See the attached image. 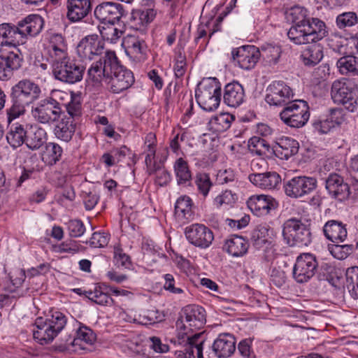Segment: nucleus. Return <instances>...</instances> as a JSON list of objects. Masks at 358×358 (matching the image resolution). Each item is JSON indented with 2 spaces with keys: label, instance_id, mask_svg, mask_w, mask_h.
Listing matches in <instances>:
<instances>
[{
  "label": "nucleus",
  "instance_id": "obj_9",
  "mask_svg": "<svg viewBox=\"0 0 358 358\" xmlns=\"http://www.w3.org/2000/svg\"><path fill=\"white\" fill-rule=\"evenodd\" d=\"M115 52L107 50L99 59L94 60L87 70V78L94 85L101 84L103 81L107 83L111 75V69L115 65Z\"/></svg>",
  "mask_w": 358,
  "mask_h": 358
},
{
  "label": "nucleus",
  "instance_id": "obj_14",
  "mask_svg": "<svg viewBox=\"0 0 358 358\" xmlns=\"http://www.w3.org/2000/svg\"><path fill=\"white\" fill-rule=\"evenodd\" d=\"M62 110L57 108L45 98L34 105H32L31 114L34 120L42 124L51 125L59 120Z\"/></svg>",
  "mask_w": 358,
  "mask_h": 358
},
{
  "label": "nucleus",
  "instance_id": "obj_23",
  "mask_svg": "<svg viewBox=\"0 0 358 358\" xmlns=\"http://www.w3.org/2000/svg\"><path fill=\"white\" fill-rule=\"evenodd\" d=\"M182 318H183L185 324H186L189 331L199 330L206 323V311L200 306L189 305L184 308L182 315L180 319Z\"/></svg>",
  "mask_w": 358,
  "mask_h": 358
},
{
  "label": "nucleus",
  "instance_id": "obj_34",
  "mask_svg": "<svg viewBox=\"0 0 358 358\" xmlns=\"http://www.w3.org/2000/svg\"><path fill=\"white\" fill-rule=\"evenodd\" d=\"M323 231L326 238L335 243L344 242L348 236L345 224L337 220L327 222L323 227Z\"/></svg>",
  "mask_w": 358,
  "mask_h": 358
},
{
  "label": "nucleus",
  "instance_id": "obj_55",
  "mask_svg": "<svg viewBox=\"0 0 358 358\" xmlns=\"http://www.w3.org/2000/svg\"><path fill=\"white\" fill-rule=\"evenodd\" d=\"M96 340V336L92 330L87 327L81 326L76 331V336L73 340V345H80V342L87 344H92Z\"/></svg>",
  "mask_w": 358,
  "mask_h": 358
},
{
  "label": "nucleus",
  "instance_id": "obj_57",
  "mask_svg": "<svg viewBox=\"0 0 358 358\" xmlns=\"http://www.w3.org/2000/svg\"><path fill=\"white\" fill-rule=\"evenodd\" d=\"M114 262L118 267L130 268L132 266L131 257L126 254L120 245L114 247Z\"/></svg>",
  "mask_w": 358,
  "mask_h": 358
},
{
  "label": "nucleus",
  "instance_id": "obj_31",
  "mask_svg": "<svg viewBox=\"0 0 358 358\" xmlns=\"http://www.w3.org/2000/svg\"><path fill=\"white\" fill-rule=\"evenodd\" d=\"M299 148V143L295 139L289 137H282L278 139L272 150L276 157L287 160L298 152Z\"/></svg>",
  "mask_w": 358,
  "mask_h": 358
},
{
  "label": "nucleus",
  "instance_id": "obj_10",
  "mask_svg": "<svg viewBox=\"0 0 358 358\" xmlns=\"http://www.w3.org/2000/svg\"><path fill=\"white\" fill-rule=\"evenodd\" d=\"M318 263L314 255L301 254L297 257L293 267V278L300 284L308 282L315 275Z\"/></svg>",
  "mask_w": 358,
  "mask_h": 358
},
{
  "label": "nucleus",
  "instance_id": "obj_44",
  "mask_svg": "<svg viewBox=\"0 0 358 358\" xmlns=\"http://www.w3.org/2000/svg\"><path fill=\"white\" fill-rule=\"evenodd\" d=\"M99 26L100 34L103 40L115 43L123 34V31L117 27L116 23H102Z\"/></svg>",
  "mask_w": 358,
  "mask_h": 358
},
{
  "label": "nucleus",
  "instance_id": "obj_45",
  "mask_svg": "<svg viewBox=\"0 0 358 358\" xmlns=\"http://www.w3.org/2000/svg\"><path fill=\"white\" fill-rule=\"evenodd\" d=\"M62 153L63 149L59 144L49 142L46 143L43 159L45 163L52 166L60 160Z\"/></svg>",
  "mask_w": 358,
  "mask_h": 358
},
{
  "label": "nucleus",
  "instance_id": "obj_46",
  "mask_svg": "<svg viewBox=\"0 0 358 358\" xmlns=\"http://www.w3.org/2000/svg\"><path fill=\"white\" fill-rule=\"evenodd\" d=\"M174 171L179 185L185 184L192 179V173L187 162L181 157L176 161Z\"/></svg>",
  "mask_w": 358,
  "mask_h": 358
},
{
  "label": "nucleus",
  "instance_id": "obj_11",
  "mask_svg": "<svg viewBox=\"0 0 358 358\" xmlns=\"http://www.w3.org/2000/svg\"><path fill=\"white\" fill-rule=\"evenodd\" d=\"M107 85L109 90L115 94H119L129 88L134 83L133 73L122 66L115 55V65L111 69Z\"/></svg>",
  "mask_w": 358,
  "mask_h": 358
},
{
  "label": "nucleus",
  "instance_id": "obj_28",
  "mask_svg": "<svg viewBox=\"0 0 358 358\" xmlns=\"http://www.w3.org/2000/svg\"><path fill=\"white\" fill-rule=\"evenodd\" d=\"M248 179L255 186L263 189H275L281 182L280 176L274 171L252 173L248 176Z\"/></svg>",
  "mask_w": 358,
  "mask_h": 358
},
{
  "label": "nucleus",
  "instance_id": "obj_32",
  "mask_svg": "<svg viewBox=\"0 0 358 358\" xmlns=\"http://www.w3.org/2000/svg\"><path fill=\"white\" fill-rule=\"evenodd\" d=\"M34 326L32 330L34 338L41 345L52 342L58 335L55 330L52 329L51 326H49L43 317H37Z\"/></svg>",
  "mask_w": 358,
  "mask_h": 358
},
{
  "label": "nucleus",
  "instance_id": "obj_26",
  "mask_svg": "<svg viewBox=\"0 0 358 358\" xmlns=\"http://www.w3.org/2000/svg\"><path fill=\"white\" fill-rule=\"evenodd\" d=\"M123 45L127 55L136 62H143L147 59L148 47L144 40L134 36H127Z\"/></svg>",
  "mask_w": 358,
  "mask_h": 358
},
{
  "label": "nucleus",
  "instance_id": "obj_30",
  "mask_svg": "<svg viewBox=\"0 0 358 358\" xmlns=\"http://www.w3.org/2000/svg\"><path fill=\"white\" fill-rule=\"evenodd\" d=\"M243 87L238 82H233L225 85L223 93V101L228 106L236 108L245 100Z\"/></svg>",
  "mask_w": 358,
  "mask_h": 358
},
{
  "label": "nucleus",
  "instance_id": "obj_58",
  "mask_svg": "<svg viewBox=\"0 0 358 358\" xmlns=\"http://www.w3.org/2000/svg\"><path fill=\"white\" fill-rule=\"evenodd\" d=\"M66 224L69 235L72 238L80 237L85 231V227L80 220H71Z\"/></svg>",
  "mask_w": 358,
  "mask_h": 358
},
{
  "label": "nucleus",
  "instance_id": "obj_59",
  "mask_svg": "<svg viewBox=\"0 0 358 358\" xmlns=\"http://www.w3.org/2000/svg\"><path fill=\"white\" fill-rule=\"evenodd\" d=\"M110 237L103 232H94L90 239L89 243L93 248H103L108 243Z\"/></svg>",
  "mask_w": 358,
  "mask_h": 358
},
{
  "label": "nucleus",
  "instance_id": "obj_56",
  "mask_svg": "<svg viewBox=\"0 0 358 358\" xmlns=\"http://www.w3.org/2000/svg\"><path fill=\"white\" fill-rule=\"evenodd\" d=\"M336 22L339 29H345L357 24L358 17L355 12H345L336 17Z\"/></svg>",
  "mask_w": 358,
  "mask_h": 358
},
{
  "label": "nucleus",
  "instance_id": "obj_12",
  "mask_svg": "<svg viewBox=\"0 0 358 358\" xmlns=\"http://www.w3.org/2000/svg\"><path fill=\"white\" fill-rule=\"evenodd\" d=\"M317 185V182L314 177L301 176L287 180L284 185V188L287 196L299 199L312 193Z\"/></svg>",
  "mask_w": 358,
  "mask_h": 358
},
{
  "label": "nucleus",
  "instance_id": "obj_43",
  "mask_svg": "<svg viewBox=\"0 0 358 358\" xmlns=\"http://www.w3.org/2000/svg\"><path fill=\"white\" fill-rule=\"evenodd\" d=\"M85 296L100 306H110L113 303V299L110 294L105 292L99 286H96L94 290L85 291Z\"/></svg>",
  "mask_w": 358,
  "mask_h": 358
},
{
  "label": "nucleus",
  "instance_id": "obj_18",
  "mask_svg": "<svg viewBox=\"0 0 358 358\" xmlns=\"http://www.w3.org/2000/svg\"><path fill=\"white\" fill-rule=\"evenodd\" d=\"M103 43L97 35H90L83 38L77 45L78 56L83 59L96 60L104 52Z\"/></svg>",
  "mask_w": 358,
  "mask_h": 358
},
{
  "label": "nucleus",
  "instance_id": "obj_4",
  "mask_svg": "<svg viewBox=\"0 0 358 358\" xmlns=\"http://www.w3.org/2000/svg\"><path fill=\"white\" fill-rule=\"evenodd\" d=\"M221 85L215 78H208L203 80L195 92L199 106L206 111H213L217 109L221 101Z\"/></svg>",
  "mask_w": 358,
  "mask_h": 358
},
{
  "label": "nucleus",
  "instance_id": "obj_6",
  "mask_svg": "<svg viewBox=\"0 0 358 358\" xmlns=\"http://www.w3.org/2000/svg\"><path fill=\"white\" fill-rule=\"evenodd\" d=\"M52 65V74L55 79L68 84H74L83 79L85 67L69 56Z\"/></svg>",
  "mask_w": 358,
  "mask_h": 358
},
{
  "label": "nucleus",
  "instance_id": "obj_42",
  "mask_svg": "<svg viewBox=\"0 0 358 358\" xmlns=\"http://www.w3.org/2000/svg\"><path fill=\"white\" fill-rule=\"evenodd\" d=\"M261 56L263 60L268 65H273L278 62L280 57L282 50L278 45L265 44L261 46L259 49Z\"/></svg>",
  "mask_w": 358,
  "mask_h": 358
},
{
  "label": "nucleus",
  "instance_id": "obj_15",
  "mask_svg": "<svg viewBox=\"0 0 358 358\" xmlns=\"http://www.w3.org/2000/svg\"><path fill=\"white\" fill-rule=\"evenodd\" d=\"M275 236L274 229L268 224H262L256 227L252 232L251 240L257 249L265 250L267 259H271L274 253L273 240Z\"/></svg>",
  "mask_w": 358,
  "mask_h": 358
},
{
  "label": "nucleus",
  "instance_id": "obj_22",
  "mask_svg": "<svg viewBox=\"0 0 358 358\" xmlns=\"http://www.w3.org/2000/svg\"><path fill=\"white\" fill-rule=\"evenodd\" d=\"M247 206L254 215L261 217L277 208L278 202L271 196L255 194L248 199Z\"/></svg>",
  "mask_w": 358,
  "mask_h": 358
},
{
  "label": "nucleus",
  "instance_id": "obj_53",
  "mask_svg": "<svg viewBox=\"0 0 358 358\" xmlns=\"http://www.w3.org/2000/svg\"><path fill=\"white\" fill-rule=\"evenodd\" d=\"M49 326H51L52 329L55 330L56 333L59 334L61 331L64 328L67 322L66 315L59 311H52L51 315L45 318Z\"/></svg>",
  "mask_w": 358,
  "mask_h": 358
},
{
  "label": "nucleus",
  "instance_id": "obj_13",
  "mask_svg": "<svg viewBox=\"0 0 358 358\" xmlns=\"http://www.w3.org/2000/svg\"><path fill=\"white\" fill-rule=\"evenodd\" d=\"M265 101L270 106H282L291 102L294 93L282 80L273 81L266 88Z\"/></svg>",
  "mask_w": 358,
  "mask_h": 358
},
{
  "label": "nucleus",
  "instance_id": "obj_36",
  "mask_svg": "<svg viewBox=\"0 0 358 358\" xmlns=\"http://www.w3.org/2000/svg\"><path fill=\"white\" fill-rule=\"evenodd\" d=\"M249 243L242 236H233L225 241L224 250L230 255L236 257L245 255L248 250Z\"/></svg>",
  "mask_w": 358,
  "mask_h": 358
},
{
  "label": "nucleus",
  "instance_id": "obj_2",
  "mask_svg": "<svg viewBox=\"0 0 358 358\" xmlns=\"http://www.w3.org/2000/svg\"><path fill=\"white\" fill-rule=\"evenodd\" d=\"M43 19L38 15H29L16 24H0V47L15 48L25 43L29 37H34L42 30Z\"/></svg>",
  "mask_w": 358,
  "mask_h": 358
},
{
  "label": "nucleus",
  "instance_id": "obj_50",
  "mask_svg": "<svg viewBox=\"0 0 358 358\" xmlns=\"http://www.w3.org/2000/svg\"><path fill=\"white\" fill-rule=\"evenodd\" d=\"M248 148L252 153L262 156L269 151L270 145L265 138L253 136L249 140Z\"/></svg>",
  "mask_w": 358,
  "mask_h": 358
},
{
  "label": "nucleus",
  "instance_id": "obj_60",
  "mask_svg": "<svg viewBox=\"0 0 358 358\" xmlns=\"http://www.w3.org/2000/svg\"><path fill=\"white\" fill-rule=\"evenodd\" d=\"M252 340L245 338L240 341L238 345V351L243 358H255V355L252 350Z\"/></svg>",
  "mask_w": 358,
  "mask_h": 358
},
{
  "label": "nucleus",
  "instance_id": "obj_17",
  "mask_svg": "<svg viewBox=\"0 0 358 358\" xmlns=\"http://www.w3.org/2000/svg\"><path fill=\"white\" fill-rule=\"evenodd\" d=\"M94 15L101 23H117L126 15V12L119 3L104 1L95 7Z\"/></svg>",
  "mask_w": 358,
  "mask_h": 358
},
{
  "label": "nucleus",
  "instance_id": "obj_20",
  "mask_svg": "<svg viewBox=\"0 0 358 358\" xmlns=\"http://www.w3.org/2000/svg\"><path fill=\"white\" fill-rule=\"evenodd\" d=\"M45 40V49L51 64L69 56L67 45L62 34H48Z\"/></svg>",
  "mask_w": 358,
  "mask_h": 358
},
{
  "label": "nucleus",
  "instance_id": "obj_64",
  "mask_svg": "<svg viewBox=\"0 0 358 358\" xmlns=\"http://www.w3.org/2000/svg\"><path fill=\"white\" fill-rule=\"evenodd\" d=\"M154 173L156 174L155 183L159 186L166 185L171 180L170 173L164 169L162 164L158 166Z\"/></svg>",
  "mask_w": 358,
  "mask_h": 358
},
{
  "label": "nucleus",
  "instance_id": "obj_61",
  "mask_svg": "<svg viewBox=\"0 0 358 358\" xmlns=\"http://www.w3.org/2000/svg\"><path fill=\"white\" fill-rule=\"evenodd\" d=\"M57 248V251L59 252H66L74 255L80 251L81 245L76 241L67 240L61 243Z\"/></svg>",
  "mask_w": 358,
  "mask_h": 358
},
{
  "label": "nucleus",
  "instance_id": "obj_7",
  "mask_svg": "<svg viewBox=\"0 0 358 358\" xmlns=\"http://www.w3.org/2000/svg\"><path fill=\"white\" fill-rule=\"evenodd\" d=\"M281 121L292 128L303 127L310 117L309 106L306 101L295 100L286 104L279 113Z\"/></svg>",
  "mask_w": 358,
  "mask_h": 358
},
{
  "label": "nucleus",
  "instance_id": "obj_54",
  "mask_svg": "<svg viewBox=\"0 0 358 358\" xmlns=\"http://www.w3.org/2000/svg\"><path fill=\"white\" fill-rule=\"evenodd\" d=\"M71 96V92L68 93L62 90H52L50 96L47 97L48 99L54 105L55 108L59 110H62V107L66 105L67 101Z\"/></svg>",
  "mask_w": 358,
  "mask_h": 358
},
{
  "label": "nucleus",
  "instance_id": "obj_35",
  "mask_svg": "<svg viewBox=\"0 0 358 358\" xmlns=\"http://www.w3.org/2000/svg\"><path fill=\"white\" fill-rule=\"evenodd\" d=\"M76 123L72 117L64 115L58 120L54 129V134L59 140L69 143L76 132Z\"/></svg>",
  "mask_w": 358,
  "mask_h": 358
},
{
  "label": "nucleus",
  "instance_id": "obj_29",
  "mask_svg": "<svg viewBox=\"0 0 358 358\" xmlns=\"http://www.w3.org/2000/svg\"><path fill=\"white\" fill-rule=\"evenodd\" d=\"M23 59L20 55L10 52L0 56V79L8 80L13 75V71L20 68Z\"/></svg>",
  "mask_w": 358,
  "mask_h": 358
},
{
  "label": "nucleus",
  "instance_id": "obj_25",
  "mask_svg": "<svg viewBox=\"0 0 358 358\" xmlns=\"http://www.w3.org/2000/svg\"><path fill=\"white\" fill-rule=\"evenodd\" d=\"M236 350L235 338L229 334H221L214 341L208 357L227 358Z\"/></svg>",
  "mask_w": 358,
  "mask_h": 358
},
{
  "label": "nucleus",
  "instance_id": "obj_62",
  "mask_svg": "<svg viewBox=\"0 0 358 358\" xmlns=\"http://www.w3.org/2000/svg\"><path fill=\"white\" fill-rule=\"evenodd\" d=\"M165 280L164 288L165 290L175 294H180L183 293V289L181 287L176 286V280L172 274L167 273L164 275Z\"/></svg>",
  "mask_w": 358,
  "mask_h": 358
},
{
  "label": "nucleus",
  "instance_id": "obj_16",
  "mask_svg": "<svg viewBox=\"0 0 358 358\" xmlns=\"http://www.w3.org/2000/svg\"><path fill=\"white\" fill-rule=\"evenodd\" d=\"M185 234L192 245L201 249L209 248L214 240L212 230L202 224H192L187 227Z\"/></svg>",
  "mask_w": 358,
  "mask_h": 358
},
{
  "label": "nucleus",
  "instance_id": "obj_49",
  "mask_svg": "<svg viewBox=\"0 0 358 358\" xmlns=\"http://www.w3.org/2000/svg\"><path fill=\"white\" fill-rule=\"evenodd\" d=\"M165 319V315L157 309H150L144 311L138 315V321L144 325L154 324L162 322Z\"/></svg>",
  "mask_w": 358,
  "mask_h": 358
},
{
  "label": "nucleus",
  "instance_id": "obj_33",
  "mask_svg": "<svg viewBox=\"0 0 358 358\" xmlns=\"http://www.w3.org/2000/svg\"><path fill=\"white\" fill-rule=\"evenodd\" d=\"M192 206V201L188 196H181L177 199L174 213L178 222L184 224L193 220L194 214Z\"/></svg>",
  "mask_w": 358,
  "mask_h": 358
},
{
  "label": "nucleus",
  "instance_id": "obj_5",
  "mask_svg": "<svg viewBox=\"0 0 358 358\" xmlns=\"http://www.w3.org/2000/svg\"><path fill=\"white\" fill-rule=\"evenodd\" d=\"M282 236L291 247L308 246L312 241L308 226L298 218L292 217L282 224Z\"/></svg>",
  "mask_w": 358,
  "mask_h": 358
},
{
  "label": "nucleus",
  "instance_id": "obj_40",
  "mask_svg": "<svg viewBox=\"0 0 358 358\" xmlns=\"http://www.w3.org/2000/svg\"><path fill=\"white\" fill-rule=\"evenodd\" d=\"M204 339L202 333H196L192 335V341L183 345L185 348L182 353L184 358H194V352L196 351L197 358H203V344Z\"/></svg>",
  "mask_w": 358,
  "mask_h": 358
},
{
  "label": "nucleus",
  "instance_id": "obj_47",
  "mask_svg": "<svg viewBox=\"0 0 358 358\" xmlns=\"http://www.w3.org/2000/svg\"><path fill=\"white\" fill-rule=\"evenodd\" d=\"M177 335L171 340L176 345H183L192 341V336L189 335V329L185 324L183 318L178 319L176 322Z\"/></svg>",
  "mask_w": 358,
  "mask_h": 358
},
{
  "label": "nucleus",
  "instance_id": "obj_39",
  "mask_svg": "<svg viewBox=\"0 0 358 358\" xmlns=\"http://www.w3.org/2000/svg\"><path fill=\"white\" fill-rule=\"evenodd\" d=\"M311 43L313 44L306 47L301 55V58L306 66H314L318 64L323 57L321 46L316 44V42Z\"/></svg>",
  "mask_w": 358,
  "mask_h": 358
},
{
  "label": "nucleus",
  "instance_id": "obj_19",
  "mask_svg": "<svg viewBox=\"0 0 358 358\" xmlns=\"http://www.w3.org/2000/svg\"><path fill=\"white\" fill-rule=\"evenodd\" d=\"M260 50L252 45H242L232 51L234 60L244 70H250L257 64L260 58Z\"/></svg>",
  "mask_w": 358,
  "mask_h": 358
},
{
  "label": "nucleus",
  "instance_id": "obj_41",
  "mask_svg": "<svg viewBox=\"0 0 358 358\" xmlns=\"http://www.w3.org/2000/svg\"><path fill=\"white\" fill-rule=\"evenodd\" d=\"M342 75L358 76V57L350 55L341 57L336 63Z\"/></svg>",
  "mask_w": 358,
  "mask_h": 358
},
{
  "label": "nucleus",
  "instance_id": "obj_38",
  "mask_svg": "<svg viewBox=\"0 0 358 358\" xmlns=\"http://www.w3.org/2000/svg\"><path fill=\"white\" fill-rule=\"evenodd\" d=\"M46 141V131L43 128L36 125L31 128L29 133H27L25 145L31 150H37L45 143Z\"/></svg>",
  "mask_w": 358,
  "mask_h": 358
},
{
  "label": "nucleus",
  "instance_id": "obj_8",
  "mask_svg": "<svg viewBox=\"0 0 358 358\" xmlns=\"http://www.w3.org/2000/svg\"><path fill=\"white\" fill-rule=\"evenodd\" d=\"M357 92L356 85L352 80L341 78L333 82L331 96L335 103L342 104L347 110L353 112L357 106Z\"/></svg>",
  "mask_w": 358,
  "mask_h": 358
},
{
  "label": "nucleus",
  "instance_id": "obj_21",
  "mask_svg": "<svg viewBox=\"0 0 358 358\" xmlns=\"http://www.w3.org/2000/svg\"><path fill=\"white\" fill-rule=\"evenodd\" d=\"M325 188L331 198L340 201H345L350 194L349 185L342 176L335 173H330L327 178Z\"/></svg>",
  "mask_w": 358,
  "mask_h": 358
},
{
  "label": "nucleus",
  "instance_id": "obj_48",
  "mask_svg": "<svg viewBox=\"0 0 358 358\" xmlns=\"http://www.w3.org/2000/svg\"><path fill=\"white\" fill-rule=\"evenodd\" d=\"M194 183L197 191L204 199L209 194L213 184L210 180V176L206 173H198L194 177Z\"/></svg>",
  "mask_w": 358,
  "mask_h": 358
},
{
  "label": "nucleus",
  "instance_id": "obj_27",
  "mask_svg": "<svg viewBox=\"0 0 358 358\" xmlns=\"http://www.w3.org/2000/svg\"><path fill=\"white\" fill-rule=\"evenodd\" d=\"M66 17L71 22H78L88 15L92 9L90 0H67Z\"/></svg>",
  "mask_w": 358,
  "mask_h": 358
},
{
  "label": "nucleus",
  "instance_id": "obj_1",
  "mask_svg": "<svg viewBox=\"0 0 358 358\" xmlns=\"http://www.w3.org/2000/svg\"><path fill=\"white\" fill-rule=\"evenodd\" d=\"M307 10L295 6L287 12V17L294 24L287 32L291 41L297 45L317 42L327 35L325 23L316 17H306Z\"/></svg>",
  "mask_w": 358,
  "mask_h": 358
},
{
  "label": "nucleus",
  "instance_id": "obj_51",
  "mask_svg": "<svg viewBox=\"0 0 358 358\" xmlns=\"http://www.w3.org/2000/svg\"><path fill=\"white\" fill-rule=\"evenodd\" d=\"M238 199L237 194L231 190L222 192L213 199V206L217 208L232 207Z\"/></svg>",
  "mask_w": 358,
  "mask_h": 358
},
{
  "label": "nucleus",
  "instance_id": "obj_52",
  "mask_svg": "<svg viewBox=\"0 0 358 358\" xmlns=\"http://www.w3.org/2000/svg\"><path fill=\"white\" fill-rule=\"evenodd\" d=\"M69 117H72L73 120L81 115L82 99L80 94L71 92V96L65 106Z\"/></svg>",
  "mask_w": 358,
  "mask_h": 358
},
{
  "label": "nucleus",
  "instance_id": "obj_63",
  "mask_svg": "<svg viewBox=\"0 0 358 358\" xmlns=\"http://www.w3.org/2000/svg\"><path fill=\"white\" fill-rule=\"evenodd\" d=\"M172 136L173 137L170 141L169 146L174 153L178 155L180 150V143L185 140L186 134L184 131H180L176 134V131H173Z\"/></svg>",
  "mask_w": 358,
  "mask_h": 358
},
{
  "label": "nucleus",
  "instance_id": "obj_24",
  "mask_svg": "<svg viewBox=\"0 0 358 358\" xmlns=\"http://www.w3.org/2000/svg\"><path fill=\"white\" fill-rule=\"evenodd\" d=\"M16 118H10L7 115L8 131L6 133V141L9 145L15 150L26 144L27 131L26 125L18 122H13Z\"/></svg>",
  "mask_w": 358,
  "mask_h": 358
},
{
  "label": "nucleus",
  "instance_id": "obj_37",
  "mask_svg": "<svg viewBox=\"0 0 358 358\" xmlns=\"http://www.w3.org/2000/svg\"><path fill=\"white\" fill-rule=\"evenodd\" d=\"M236 120L234 115L229 113H221L210 118L209 129L215 133H222L229 129Z\"/></svg>",
  "mask_w": 358,
  "mask_h": 358
},
{
  "label": "nucleus",
  "instance_id": "obj_3",
  "mask_svg": "<svg viewBox=\"0 0 358 358\" xmlns=\"http://www.w3.org/2000/svg\"><path fill=\"white\" fill-rule=\"evenodd\" d=\"M41 94L39 85L29 79H23L10 90L11 106L6 109L10 118H19L26 113V108L38 99Z\"/></svg>",
  "mask_w": 358,
  "mask_h": 358
}]
</instances>
